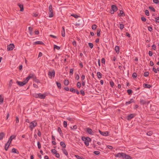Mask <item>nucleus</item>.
Wrapping results in <instances>:
<instances>
[{
  "instance_id": "2eb2a0df",
  "label": "nucleus",
  "mask_w": 159,
  "mask_h": 159,
  "mask_svg": "<svg viewBox=\"0 0 159 159\" xmlns=\"http://www.w3.org/2000/svg\"><path fill=\"white\" fill-rule=\"evenodd\" d=\"M111 9L113 11H116L117 10V8L116 5H112L111 6Z\"/></svg>"
},
{
  "instance_id": "09e8293b",
  "label": "nucleus",
  "mask_w": 159,
  "mask_h": 159,
  "mask_svg": "<svg viewBox=\"0 0 159 159\" xmlns=\"http://www.w3.org/2000/svg\"><path fill=\"white\" fill-rule=\"evenodd\" d=\"M93 153L96 155H98L100 153V152L98 151H94Z\"/></svg>"
},
{
  "instance_id": "cd10ccee",
  "label": "nucleus",
  "mask_w": 159,
  "mask_h": 159,
  "mask_svg": "<svg viewBox=\"0 0 159 159\" xmlns=\"http://www.w3.org/2000/svg\"><path fill=\"white\" fill-rule=\"evenodd\" d=\"M60 145L63 148H65L66 147V145L65 143L62 141H61L60 142Z\"/></svg>"
},
{
  "instance_id": "a19ab883",
  "label": "nucleus",
  "mask_w": 159,
  "mask_h": 159,
  "mask_svg": "<svg viewBox=\"0 0 159 159\" xmlns=\"http://www.w3.org/2000/svg\"><path fill=\"white\" fill-rule=\"evenodd\" d=\"M97 27V25L95 24H94L92 25V29L93 30H95L96 29Z\"/></svg>"
},
{
  "instance_id": "6ab92c4d",
  "label": "nucleus",
  "mask_w": 159,
  "mask_h": 159,
  "mask_svg": "<svg viewBox=\"0 0 159 159\" xmlns=\"http://www.w3.org/2000/svg\"><path fill=\"white\" fill-rule=\"evenodd\" d=\"M5 134L3 132H1L0 133V140H2L3 137L5 136Z\"/></svg>"
},
{
  "instance_id": "58836bf2",
  "label": "nucleus",
  "mask_w": 159,
  "mask_h": 159,
  "mask_svg": "<svg viewBox=\"0 0 159 159\" xmlns=\"http://www.w3.org/2000/svg\"><path fill=\"white\" fill-rule=\"evenodd\" d=\"M69 82L67 80H65L64 81V84L65 85L67 86L69 84Z\"/></svg>"
},
{
  "instance_id": "c9c22d12",
  "label": "nucleus",
  "mask_w": 159,
  "mask_h": 159,
  "mask_svg": "<svg viewBox=\"0 0 159 159\" xmlns=\"http://www.w3.org/2000/svg\"><path fill=\"white\" fill-rule=\"evenodd\" d=\"M54 49H56L58 50H59L60 49V47L56 45H54Z\"/></svg>"
},
{
  "instance_id": "5701e85b",
  "label": "nucleus",
  "mask_w": 159,
  "mask_h": 159,
  "mask_svg": "<svg viewBox=\"0 0 159 159\" xmlns=\"http://www.w3.org/2000/svg\"><path fill=\"white\" fill-rule=\"evenodd\" d=\"M125 158V159H131L132 158L131 157L128 155H127L125 153V156H124V159Z\"/></svg>"
},
{
  "instance_id": "79ce46f5",
  "label": "nucleus",
  "mask_w": 159,
  "mask_h": 159,
  "mask_svg": "<svg viewBox=\"0 0 159 159\" xmlns=\"http://www.w3.org/2000/svg\"><path fill=\"white\" fill-rule=\"evenodd\" d=\"M51 151V152L54 154H56L57 152V151L55 149H52Z\"/></svg>"
},
{
  "instance_id": "7c9ffc66",
  "label": "nucleus",
  "mask_w": 159,
  "mask_h": 159,
  "mask_svg": "<svg viewBox=\"0 0 159 159\" xmlns=\"http://www.w3.org/2000/svg\"><path fill=\"white\" fill-rule=\"evenodd\" d=\"M127 91L129 95H131L132 93V91L130 89L127 90Z\"/></svg>"
},
{
  "instance_id": "0e129e2a",
  "label": "nucleus",
  "mask_w": 159,
  "mask_h": 159,
  "mask_svg": "<svg viewBox=\"0 0 159 159\" xmlns=\"http://www.w3.org/2000/svg\"><path fill=\"white\" fill-rule=\"evenodd\" d=\"M148 30L150 32H152L153 30V29L152 27L149 26L148 27Z\"/></svg>"
},
{
  "instance_id": "ddd939ff",
  "label": "nucleus",
  "mask_w": 159,
  "mask_h": 159,
  "mask_svg": "<svg viewBox=\"0 0 159 159\" xmlns=\"http://www.w3.org/2000/svg\"><path fill=\"white\" fill-rule=\"evenodd\" d=\"M16 136L14 135H12L10 136L7 142L9 143H11V141L13 139H15Z\"/></svg>"
},
{
  "instance_id": "69168bd1",
  "label": "nucleus",
  "mask_w": 159,
  "mask_h": 159,
  "mask_svg": "<svg viewBox=\"0 0 159 159\" xmlns=\"http://www.w3.org/2000/svg\"><path fill=\"white\" fill-rule=\"evenodd\" d=\"M37 134L39 137H40L41 136V133L39 130H38V132L37 133Z\"/></svg>"
},
{
  "instance_id": "603ef678",
  "label": "nucleus",
  "mask_w": 159,
  "mask_h": 159,
  "mask_svg": "<svg viewBox=\"0 0 159 159\" xmlns=\"http://www.w3.org/2000/svg\"><path fill=\"white\" fill-rule=\"evenodd\" d=\"M145 13L146 15L147 16H149V12L148 10H146L145 11Z\"/></svg>"
},
{
  "instance_id": "4468645a",
  "label": "nucleus",
  "mask_w": 159,
  "mask_h": 159,
  "mask_svg": "<svg viewBox=\"0 0 159 159\" xmlns=\"http://www.w3.org/2000/svg\"><path fill=\"white\" fill-rule=\"evenodd\" d=\"M18 6L20 8V11H24V6L23 5V4H20L19 3L17 4Z\"/></svg>"
},
{
  "instance_id": "774afa93",
  "label": "nucleus",
  "mask_w": 159,
  "mask_h": 159,
  "mask_svg": "<svg viewBox=\"0 0 159 159\" xmlns=\"http://www.w3.org/2000/svg\"><path fill=\"white\" fill-rule=\"evenodd\" d=\"M152 70L155 73H157V70L156 68L153 67L152 68Z\"/></svg>"
},
{
  "instance_id": "423d86ee",
  "label": "nucleus",
  "mask_w": 159,
  "mask_h": 159,
  "mask_svg": "<svg viewBox=\"0 0 159 159\" xmlns=\"http://www.w3.org/2000/svg\"><path fill=\"white\" fill-rule=\"evenodd\" d=\"M15 47L13 43H10L9 45L7 46V49L8 50H12Z\"/></svg>"
},
{
  "instance_id": "338daca9",
  "label": "nucleus",
  "mask_w": 159,
  "mask_h": 159,
  "mask_svg": "<svg viewBox=\"0 0 159 159\" xmlns=\"http://www.w3.org/2000/svg\"><path fill=\"white\" fill-rule=\"evenodd\" d=\"M148 54L151 57L152 55V51H149Z\"/></svg>"
},
{
  "instance_id": "864d4df0",
  "label": "nucleus",
  "mask_w": 159,
  "mask_h": 159,
  "mask_svg": "<svg viewBox=\"0 0 159 159\" xmlns=\"http://www.w3.org/2000/svg\"><path fill=\"white\" fill-rule=\"evenodd\" d=\"M149 73L148 72H145L144 73V76L145 77H147L149 75Z\"/></svg>"
},
{
  "instance_id": "13d9d810",
  "label": "nucleus",
  "mask_w": 159,
  "mask_h": 159,
  "mask_svg": "<svg viewBox=\"0 0 159 159\" xmlns=\"http://www.w3.org/2000/svg\"><path fill=\"white\" fill-rule=\"evenodd\" d=\"M80 76L78 74H77L75 77V79L77 80H78L79 79Z\"/></svg>"
},
{
  "instance_id": "ea45409f",
  "label": "nucleus",
  "mask_w": 159,
  "mask_h": 159,
  "mask_svg": "<svg viewBox=\"0 0 159 159\" xmlns=\"http://www.w3.org/2000/svg\"><path fill=\"white\" fill-rule=\"evenodd\" d=\"M89 46L91 48H92L93 46V44L92 43H88Z\"/></svg>"
},
{
  "instance_id": "4c0bfd02",
  "label": "nucleus",
  "mask_w": 159,
  "mask_h": 159,
  "mask_svg": "<svg viewBox=\"0 0 159 159\" xmlns=\"http://www.w3.org/2000/svg\"><path fill=\"white\" fill-rule=\"evenodd\" d=\"M149 9L150 10H151V11H153V12H155L156 11L155 9L154 8V7H151V6L149 7Z\"/></svg>"
},
{
  "instance_id": "f257e3e1",
  "label": "nucleus",
  "mask_w": 159,
  "mask_h": 159,
  "mask_svg": "<svg viewBox=\"0 0 159 159\" xmlns=\"http://www.w3.org/2000/svg\"><path fill=\"white\" fill-rule=\"evenodd\" d=\"M37 125V123L35 121H33L31 122L30 124L29 127L31 131H32L34 128Z\"/></svg>"
},
{
  "instance_id": "8fccbe9b",
  "label": "nucleus",
  "mask_w": 159,
  "mask_h": 159,
  "mask_svg": "<svg viewBox=\"0 0 159 159\" xmlns=\"http://www.w3.org/2000/svg\"><path fill=\"white\" fill-rule=\"evenodd\" d=\"M37 145L38 147V148L39 149H40L41 148V144L40 142H37Z\"/></svg>"
},
{
  "instance_id": "37998d69",
  "label": "nucleus",
  "mask_w": 159,
  "mask_h": 159,
  "mask_svg": "<svg viewBox=\"0 0 159 159\" xmlns=\"http://www.w3.org/2000/svg\"><path fill=\"white\" fill-rule=\"evenodd\" d=\"M124 28V25L122 24H120V29L122 30Z\"/></svg>"
},
{
  "instance_id": "f3484780",
  "label": "nucleus",
  "mask_w": 159,
  "mask_h": 159,
  "mask_svg": "<svg viewBox=\"0 0 159 159\" xmlns=\"http://www.w3.org/2000/svg\"><path fill=\"white\" fill-rule=\"evenodd\" d=\"M82 139L84 141H85L87 140L88 139L89 141H91V139L89 137H82Z\"/></svg>"
},
{
  "instance_id": "72a5a7b5",
  "label": "nucleus",
  "mask_w": 159,
  "mask_h": 159,
  "mask_svg": "<svg viewBox=\"0 0 159 159\" xmlns=\"http://www.w3.org/2000/svg\"><path fill=\"white\" fill-rule=\"evenodd\" d=\"M3 97L2 95H0V102H2L3 101Z\"/></svg>"
},
{
  "instance_id": "20e7f679",
  "label": "nucleus",
  "mask_w": 159,
  "mask_h": 159,
  "mask_svg": "<svg viewBox=\"0 0 159 159\" xmlns=\"http://www.w3.org/2000/svg\"><path fill=\"white\" fill-rule=\"evenodd\" d=\"M27 83V82L25 80L23 82L19 81H16V83L17 84L20 86H23L24 85H25Z\"/></svg>"
},
{
  "instance_id": "e433bc0d",
  "label": "nucleus",
  "mask_w": 159,
  "mask_h": 159,
  "mask_svg": "<svg viewBox=\"0 0 159 159\" xmlns=\"http://www.w3.org/2000/svg\"><path fill=\"white\" fill-rule=\"evenodd\" d=\"M62 151L63 153L64 154H65L67 156L68 155V152L65 149H62Z\"/></svg>"
},
{
  "instance_id": "4d7b16f0",
  "label": "nucleus",
  "mask_w": 159,
  "mask_h": 159,
  "mask_svg": "<svg viewBox=\"0 0 159 159\" xmlns=\"http://www.w3.org/2000/svg\"><path fill=\"white\" fill-rule=\"evenodd\" d=\"M153 2L155 4H158L159 3V0H153Z\"/></svg>"
},
{
  "instance_id": "052dcab7",
  "label": "nucleus",
  "mask_w": 159,
  "mask_h": 159,
  "mask_svg": "<svg viewBox=\"0 0 159 159\" xmlns=\"http://www.w3.org/2000/svg\"><path fill=\"white\" fill-rule=\"evenodd\" d=\"M74 69H71L70 70V73L71 74V75H72L73 73Z\"/></svg>"
},
{
  "instance_id": "a211bd4d",
  "label": "nucleus",
  "mask_w": 159,
  "mask_h": 159,
  "mask_svg": "<svg viewBox=\"0 0 159 159\" xmlns=\"http://www.w3.org/2000/svg\"><path fill=\"white\" fill-rule=\"evenodd\" d=\"M10 144V143H9L8 142H7V143L5 144V149L6 151H7Z\"/></svg>"
},
{
  "instance_id": "a18cd8bd",
  "label": "nucleus",
  "mask_w": 159,
  "mask_h": 159,
  "mask_svg": "<svg viewBox=\"0 0 159 159\" xmlns=\"http://www.w3.org/2000/svg\"><path fill=\"white\" fill-rule=\"evenodd\" d=\"M152 134H153V132L152 131H150L148 132L147 134V135L148 136H151V135H152Z\"/></svg>"
},
{
  "instance_id": "e2e57ef3",
  "label": "nucleus",
  "mask_w": 159,
  "mask_h": 159,
  "mask_svg": "<svg viewBox=\"0 0 159 159\" xmlns=\"http://www.w3.org/2000/svg\"><path fill=\"white\" fill-rule=\"evenodd\" d=\"M102 63L103 64H105V59L104 58H102L101 60Z\"/></svg>"
},
{
  "instance_id": "9b49d317",
  "label": "nucleus",
  "mask_w": 159,
  "mask_h": 159,
  "mask_svg": "<svg viewBox=\"0 0 159 159\" xmlns=\"http://www.w3.org/2000/svg\"><path fill=\"white\" fill-rule=\"evenodd\" d=\"M135 101L133 99L131 98L130 99V100L128 102H126L125 103L126 106H127L129 104L132 103H135Z\"/></svg>"
},
{
  "instance_id": "473e14b6",
  "label": "nucleus",
  "mask_w": 159,
  "mask_h": 159,
  "mask_svg": "<svg viewBox=\"0 0 159 159\" xmlns=\"http://www.w3.org/2000/svg\"><path fill=\"white\" fill-rule=\"evenodd\" d=\"M75 156L77 159H84L83 157L80 156L78 155H75Z\"/></svg>"
},
{
  "instance_id": "f8f14e48",
  "label": "nucleus",
  "mask_w": 159,
  "mask_h": 159,
  "mask_svg": "<svg viewBox=\"0 0 159 159\" xmlns=\"http://www.w3.org/2000/svg\"><path fill=\"white\" fill-rule=\"evenodd\" d=\"M39 98L44 99L45 98L46 95L45 94H42L41 93H39Z\"/></svg>"
},
{
  "instance_id": "680f3d73",
  "label": "nucleus",
  "mask_w": 159,
  "mask_h": 159,
  "mask_svg": "<svg viewBox=\"0 0 159 159\" xmlns=\"http://www.w3.org/2000/svg\"><path fill=\"white\" fill-rule=\"evenodd\" d=\"M19 122V119L18 117L17 116L16 118V123H18Z\"/></svg>"
},
{
  "instance_id": "1a4fd4ad",
  "label": "nucleus",
  "mask_w": 159,
  "mask_h": 159,
  "mask_svg": "<svg viewBox=\"0 0 159 159\" xmlns=\"http://www.w3.org/2000/svg\"><path fill=\"white\" fill-rule=\"evenodd\" d=\"M86 132L90 134L94 135V132L90 128H86Z\"/></svg>"
},
{
  "instance_id": "6e6552de",
  "label": "nucleus",
  "mask_w": 159,
  "mask_h": 159,
  "mask_svg": "<svg viewBox=\"0 0 159 159\" xmlns=\"http://www.w3.org/2000/svg\"><path fill=\"white\" fill-rule=\"evenodd\" d=\"M100 134L103 136H107L108 135L109 132L108 131L102 132L100 130H98Z\"/></svg>"
},
{
  "instance_id": "49530a36",
  "label": "nucleus",
  "mask_w": 159,
  "mask_h": 159,
  "mask_svg": "<svg viewBox=\"0 0 159 159\" xmlns=\"http://www.w3.org/2000/svg\"><path fill=\"white\" fill-rule=\"evenodd\" d=\"M34 81L36 83H40L39 80L38 79H36V77H35V78L34 79Z\"/></svg>"
},
{
  "instance_id": "4be33fe9",
  "label": "nucleus",
  "mask_w": 159,
  "mask_h": 159,
  "mask_svg": "<svg viewBox=\"0 0 159 159\" xmlns=\"http://www.w3.org/2000/svg\"><path fill=\"white\" fill-rule=\"evenodd\" d=\"M57 131L59 133L60 135L62 137L63 136L61 128L60 127H59L58 128Z\"/></svg>"
},
{
  "instance_id": "2f4dec72",
  "label": "nucleus",
  "mask_w": 159,
  "mask_h": 159,
  "mask_svg": "<svg viewBox=\"0 0 159 159\" xmlns=\"http://www.w3.org/2000/svg\"><path fill=\"white\" fill-rule=\"evenodd\" d=\"M97 75L98 78L100 79L102 78V74L100 72H98L97 73Z\"/></svg>"
},
{
  "instance_id": "de8ad7c7",
  "label": "nucleus",
  "mask_w": 159,
  "mask_h": 159,
  "mask_svg": "<svg viewBox=\"0 0 159 159\" xmlns=\"http://www.w3.org/2000/svg\"><path fill=\"white\" fill-rule=\"evenodd\" d=\"M137 75L136 73L134 72L132 74V77L133 78H136L137 77Z\"/></svg>"
},
{
  "instance_id": "aec40b11",
  "label": "nucleus",
  "mask_w": 159,
  "mask_h": 159,
  "mask_svg": "<svg viewBox=\"0 0 159 159\" xmlns=\"http://www.w3.org/2000/svg\"><path fill=\"white\" fill-rule=\"evenodd\" d=\"M62 29L61 35L63 37H64L65 36V32L64 27H62Z\"/></svg>"
},
{
  "instance_id": "5fc2aeb1",
  "label": "nucleus",
  "mask_w": 159,
  "mask_h": 159,
  "mask_svg": "<svg viewBox=\"0 0 159 159\" xmlns=\"http://www.w3.org/2000/svg\"><path fill=\"white\" fill-rule=\"evenodd\" d=\"M72 44L74 47H76L77 46L76 41H74L72 42Z\"/></svg>"
},
{
  "instance_id": "393cba45",
  "label": "nucleus",
  "mask_w": 159,
  "mask_h": 159,
  "mask_svg": "<svg viewBox=\"0 0 159 159\" xmlns=\"http://www.w3.org/2000/svg\"><path fill=\"white\" fill-rule=\"evenodd\" d=\"M139 103L141 105H144L146 104V102L145 100L141 99L139 101Z\"/></svg>"
},
{
  "instance_id": "b1692460",
  "label": "nucleus",
  "mask_w": 159,
  "mask_h": 159,
  "mask_svg": "<svg viewBox=\"0 0 159 159\" xmlns=\"http://www.w3.org/2000/svg\"><path fill=\"white\" fill-rule=\"evenodd\" d=\"M115 50L116 52L118 54L119 52L120 49L119 47L118 46H116L115 48Z\"/></svg>"
},
{
  "instance_id": "a878e982",
  "label": "nucleus",
  "mask_w": 159,
  "mask_h": 159,
  "mask_svg": "<svg viewBox=\"0 0 159 159\" xmlns=\"http://www.w3.org/2000/svg\"><path fill=\"white\" fill-rule=\"evenodd\" d=\"M143 87L145 88H150L151 87V86L148 84H143Z\"/></svg>"
},
{
  "instance_id": "f03ea898",
  "label": "nucleus",
  "mask_w": 159,
  "mask_h": 159,
  "mask_svg": "<svg viewBox=\"0 0 159 159\" xmlns=\"http://www.w3.org/2000/svg\"><path fill=\"white\" fill-rule=\"evenodd\" d=\"M49 17H53V10L52 9V5H50L49 7Z\"/></svg>"
},
{
  "instance_id": "6e6d98bb",
  "label": "nucleus",
  "mask_w": 159,
  "mask_h": 159,
  "mask_svg": "<svg viewBox=\"0 0 159 159\" xmlns=\"http://www.w3.org/2000/svg\"><path fill=\"white\" fill-rule=\"evenodd\" d=\"M70 91L73 93H75V90L73 88L70 89Z\"/></svg>"
},
{
  "instance_id": "0eeeda50",
  "label": "nucleus",
  "mask_w": 159,
  "mask_h": 159,
  "mask_svg": "<svg viewBox=\"0 0 159 159\" xmlns=\"http://www.w3.org/2000/svg\"><path fill=\"white\" fill-rule=\"evenodd\" d=\"M135 116L136 114L134 113L131 114L128 116L127 119L129 120H130L133 118Z\"/></svg>"
},
{
  "instance_id": "dca6fc26",
  "label": "nucleus",
  "mask_w": 159,
  "mask_h": 159,
  "mask_svg": "<svg viewBox=\"0 0 159 159\" xmlns=\"http://www.w3.org/2000/svg\"><path fill=\"white\" fill-rule=\"evenodd\" d=\"M118 16H125V14L123 11L120 10V13L118 14Z\"/></svg>"
},
{
  "instance_id": "c85d7f7f",
  "label": "nucleus",
  "mask_w": 159,
  "mask_h": 159,
  "mask_svg": "<svg viewBox=\"0 0 159 159\" xmlns=\"http://www.w3.org/2000/svg\"><path fill=\"white\" fill-rule=\"evenodd\" d=\"M12 152L15 153L16 154L19 153V152L17 151V150L15 148H12Z\"/></svg>"
},
{
  "instance_id": "c756f323",
  "label": "nucleus",
  "mask_w": 159,
  "mask_h": 159,
  "mask_svg": "<svg viewBox=\"0 0 159 159\" xmlns=\"http://www.w3.org/2000/svg\"><path fill=\"white\" fill-rule=\"evenodd\" d=\"M100 31H101V30L100 29H97V35L98 37H100Z\"/></svg>"
},
{
  "instance_id": "bf43d9fd",
  "label": "nucleus",
  "mask_w": 159,
  "mask_h": 159,
  "mask_svg": "<svg viewBox=\"0 0 159 159\" xmlns=\"http://www.w3.org/2000/svg\"><path fill=\"white\" fill-rule=\"evenodd\" d=\"M110 84L111 87H113L114 85V83L113 81H111L110 82Z\"/></svg>"
},
{
  "instance_id": "3c124183",
  "label": "nucleus",
  "mask_w": 159,
  "mask_h": 159,
  "mask_svg": "<svg viewBox=\"0 0 159 159\" xmlns=\"http://www.w3.org/2000/svg\"><path fill=\"white\" fill-rule=\"evenodd\" d=\"M81 84L80 82H78L77 84V86L79 88H80L81 87Z\"/></svg>"
},
{
  "instance_id": "c03bdc74",
  "label": "nucleus",
  "mask_w": 159,
  "mask_h": 159,
  "mask_svg": "<svg viewBox=\"0 0 159 159\" xmlns=\"http://www.w3.org/2000/svg\"><path fill=\"white\" fill-rule=\"evenodd\" d=\"M63 126L65 128H66L67 127V122L66 121H64L63 122Z\"/></svg>"
},
{
  "instance_id": "412c9836",
  "label": "nucleus",
  "mask_w": 159,
  "mask_h": 159,
  "mask_svg": "<svg viewBox=\"0 0 159 159\" xmlns=\"http://www.w3.org/2000/svg\"><path fill=\"white\" fill-rule=\"evenodd\" d=\"M34 44H41V45H43L44 44L43 43L40 41H36L34 43Z\"/></svg>"
},
{
  "instance_id": "9d476101",
  "label": "nucleus",
  "mask_w": 159,
  "mask_h": 159,
  "mask_svg": "<svg viewBox=\"0 0 159 159\" xmlns=\"http://www.w3.org/2000/svg\"><path fill=\"white\" fill-rule=\"evenodd\" d=\"M34 75L32 74H30L28 77H27L26 78L25 80L27 81V82H28V81L30 79L32 78H34Z\"/></svg>"
},
{
  "instance_id": "7ed1b4c3",
  "label": "nucleus",
  "mask_w": 159,
  "mask_h": 159,
  "mask_svg": "<svg viewBox=\"0 0 159 159\" xmlns=\"http://www.w3.org/2000/svg\"><path fill=\"white\" fill-rule=\"evenodd\" d=\"M55 71L54 70H53L52 71H49L48 72V75L49 78L51 79L52 77H55Z\"/></svg>"
},
{
  "instance_id": "bb28decb",
  "label": "nucleus",
  "mask_w": 159,
  "mask_h": 159,
  "mask_svg": "<svg viewBox=\"0 0 159 159\" xmlns=\"http://www.w3.org/2000/svg\"><path fill=\"white\" fill-rule=\"evenodd\" d=\"M56 83L57 84V86L58 87V88L59 89H61V84L59 83V82H57L56 81Z\"/></svg>"
},
{
  "instance_id": "f704fd0d",
  "label": "nucleus",
  "mask_w": 159,
  "mask_h": 159,
  "mask_svg": "<svg viewBox=\"0 0 159 159\" xmlns=\"http://www.w3.org/2000/svg\"><path fill=\"white\" fill-rule=\"evenodd\" d=\"M91 141H89L88 139L86 141H84V143L86 146H88L89 145V142H90Z\"/></svg>"
},
{
  "instance_id": "39448f33",
  "label": "nucleus",
  "mask_w": 159,
  "mask_h": 159,
  "mask_svg": "<svg viewBox=\"0 0 159 159\" xmlns=\"http://www.w3.org/2000/svg\"><path fill=\"white\" fill-rule=\"evenodd\" d=\"M116 157H117L119 158H122L124 159V156H125V153H118L117 154H115L114 155Z\"/></svg>"
}]
</instances>
